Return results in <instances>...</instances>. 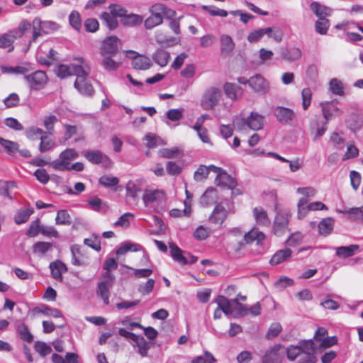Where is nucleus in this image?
<instances>
[{
	"label": "nucleus",
	"mask_w": 363,
	"mask_h": 363,
	"mask_svg": "<svg viewBox=\"0 0 363 363\" xmlns=\"http://www.w3.org/2000/svg\"><path fill=\"white\" fill-rule=\"evenodd\" d=\"M78 157V153L71 148L62 151L59 159L50 162L52 167L57 171H65L69 169L70 162Z\"/></svg>",
	"instance_id": "nucleus-8"
},
{
	"label": "nucleus",
	"mask_w": 363,
	"mask_h": 363,
	"mask_svg": "<svg viewBox=\"0 0 363 363\" xmlns=\"http://www.w3.org/2000/svg\"><path fill=\"white\" fill-rule=\"evenodd\" d=\"M280 53L281 59L289 62H293L298 60L302 55L301 50L296 46H289L285 48H281Z\"/></svg>",
	"instance_id": "nucleus-16"
},
{
	"label": "nucleus",
	"mask_w": 363,
	"mask_h": 363,
	"mask_svg": "<svg viewBox=\"0 0 363 363\" xmlns=\"http://www.w3.org/2000/svg\"><path fill=\"white\" fill-rule=\"evenodd\" d=\"M84 157L92 164H99L103 162L105 155L99 150L86 151Z\"/></svg>",
	"instance_id": "nucleus-41"
},
{
	"label": "nucleus",
	"mask_w": 363,
	"mask_h": 363,
	"mask_svg": "<svg viewBox=\"0 0 363 363\" xmlns=\"http://www.w3.org/2000/svg\"><path fill=\"white\" fill-rule=\"evenodd\" d=\"M33 312L37 313H42L47 316H52L54 318H60L62 316V313L57 308H52L48 306H43L41 307H35L33 308Z\"/></svg>",
	"instance_id": "nucleus-40"
},
{
	"label": "nucleus",
	"mask_w": 363,
	"mask_h": 363,
	"mask_svg": "<svg viewBox=\"0 0 363 363\" xmlns=\"http://www.w3.org/2000/svg\"><path fill=\"white\" fill-rule=\"evenodd\" d=\"M292 251L289 248H285L283 250H279L274 253V255L271 258L269 263L272 265H277L279 264L291 257Z\"/></svg>",
	"instance_id": "nucleus-26"
},
{
	"label": "nucleus",
	"mask_w": 363,
	"mask_h": 363,
	"mask_svg": "<svg viewBox=\"0 0 363 363\" xmlns=\"http://www.w3.org/2000/svg\"><path fill=\"white\" fill-rule=\"evenodd\" d=\"M280 345H274L268 350L262 357V363H281L282 357L279 354Z\"/></svg>",
	"instance_id": "nucleus-20"
},
{
	"label": "nucleus",
	"mask_w": 363,
	"mask_h": 363,
	"mask_svg": "<svg viewBox=\"0 0 363 363\" xmlns=\"http://www.w3.org/2000/svg\"><path fill=\"white\" fill-rule=\"evenodd\" d=\"M58 118L55 115H48L44 117L43 125L50 135H53L55 133V125L57 123Z\"/></svg>",
	"instance_id": "nucleus-45"
},
{
	"label": "nucleus",
	"mask_w": 363,
	"mask_h": 363,
	"mask_svg": "<svg viewBox=\"0 0 363 363\" xmlns=\"http://www.w3.org/2000/svg\"><path fill=\"white\" fill-rule=\"evenodd\" d=\"M33 37L32 40L34 42L37 38L43 34H48L58 28V26L53 21H42L39 18H35L32 22Z\"/></svg>",
	"instance_id": "nucleus-7"
},
{
	"label": "nucleus",
	"mask_w": 363,
	"mask_h": 363,
	"mask_svg": "<svg viewBox=\"0 0 363 363\" xmlns=\"http://www.w3.org/2000/svg\"><path fill=\"white\" fill-rule=\"evenodd\" d=\"M215 358L208 352H205L203 356H199L193 359L192 363H215Z\"/></svg>",
	"instance_id": "nucleus-64"
},
{
	"label": "nucleus",
	"mask_w": 363,
	"mask_h": 363,
	"mask_svg": "<svg viewBox=\"0 0 363 363\" xmlns=\"http://www.w3.org/2000/svg\"><path fill=\"white\" fill-rule=\"evenodd\" d=\"M334 220L332 218H325L318 224V232L321 235L326 236L333 230Z\"/></svg>",
	"instance_id": "nucleus-35"
},
{
	"label": "nucleus",
	"mask_w": 363,
	"mask_h": 363,
	"mask_svg": "<svg viewBox=\"0 0 363 363\" xmlns=\"http://www.w3.org/2000/svg\"><path fill=\"white\" fill-rule=\"evenodd\" d=\"M216 303L220 308H222L223 313L225 315H230L233 313L231 306V301L223 296H218L216 299Z\"/></svg>",
	"instance_id": "nucleus-42"
},
{
	"label": "nucleus",
	"mask_w": 363,
	"mask_h": 363,
	"mask_svg": "<svg viewBox=\"0 0 363 363\" xmlns=\"http://www.w3.org/2000/svg\"><path fill=\"white\" fill-rule=\"evenodd\" d=\"M347 125L352 132L358 131L362 125V121L355 114H352L350 118L346 121Z\"/></svg>",
	"instance_id": "nucleus-50"
},
{
	"label": "nucleus",
	"mask_w": 363,
	"mask_h": 363,
	"mask_svg": "<svg viewBox=\"0 0 363 363\" xmlns=\"http://www.w3.org/2000/svg\"><path fill=\"white\" fill-rule=\"evenodd\" d=\"M162 17L150 13V16L145 19L144 26L146 29L150 30L162 24Z\"/></svg>",
	"instance_id": "nucleus-47"
},
{
	"label": "nucleus",
	"mask_w": 363,
	"mask_h": 363,
	"mask_svg": "<svg viewBox=\"0 0 363 363\" xmlns=\"http://www.w3.org/2000/svg\"><path fill=\"white\" fill-rule=\"evenodd\" d=\"M113 268V257L108 258L104 265V269L106 271L104 275V280L99 284V294L104 300V303H108V289L111 285V272Z\"/></svg>",
	"instance_id": "nucleus-6"
},
{
	"label": "nucleus",
	"mask_w": 363,
	"mask_h": 363,
	"mask_svg": "<svg viewBox=\"0 0 363 363\" xmlns=\"http://www.w3.org/2000/svg\"><path fill=\"white\" fill-rule=\"evenodd\" d=\"M3 102L7 108L16 107L19 105L20 98L17 94L12 93L5 98Z\"/></svg>",
	"instance_id": "nucleus-54"
},
{
	"label": "nucleus",
	"mask_w": 363,
	"mask_h": 363,
	"mask_svg": "<svg viewBox=\"0 0 363 363\" xmlns=\"http://www.w3.org/2000/svg\"><path fill=\"white\" fill-rule=\"evenodd\" d=\"M0 144L9 154H14L18 150L19 145L16 142L0 138Z\"/></svg>",
	"instance_id": "nucleus-51"
},
{
	"label": "nucleus",
	"mask_w": 363,
	"mask_h": 363,
	"mask_svg": "<svg viewBox=\"0 0 363 363\" xmlns=\"http://www.w3.org/2000/svg\"><path fill=\"white\" fill-rule=\"evenodd\" d=\"M101 19L106 26L112 29L113 27V4L109 6V12H103L101 15Z\"/></svg>",
	"instance_id": "nucleus-49"
},
{
	"label": "nucleus",
	"mask_w": 363,
	"mask_h": 363,
	"mask_svg": "<svg viewBox=\"0 0 363 363\" xmlns=\"http://www.w3.org/2000/svg\"><path fill=\"white\" fill-rule=\"evenodd\" d=\"M120 18L121 24L125 26L133 27L140 25L143 21V18L140 15L134 13H127V10L119 5L115 4V18ZM118 25V21L115 19V28Z\"/></svg>",
	"instance_id": "nucleus-5"
},
{
	"label": "nucleus",
	"mask_w": 363,
	"mask_h": 363,
	"mask_svg": "<svg viewBox=\"0 0 363 363\" xmlns=\"http://www.w3.org/2000/svg\"><path fill=\"white\" fill-rule=\"evenodd\" d=\"M303 239V235L301 232L291 233L286 241V245L289 247H296L301 244Z\"/></svg>",
	"instance_id": "nucleus-53"
},
{
	"label": "nucleus",
	"mask_w": 363,
	"mask_h": 363,
	"mask_svg": "<svg viewBox=\"0 0 363 363\" xmlns=\"http://www.w3.org/2000/svg\"><path fill=\"white\" fill-rule=\"evenodd\" d=\"M143 249L140 245L128 240L118 245V248L115 250V255L121 257L125 255L128 252H139Z\"/></svg>",
	"instance_id": "nucleus-19"
},
{
	"label": "nucleus",
	"mask_w": 363,
	"mask_h": 363,
	"mask_svg": "<svg viewBox=\"0 0 363 363\" xmlns=\"http://www.w3.org/2000/svg\"><path fill=\"white\" fill-rule=\"evenodd\" d=\"M153 61L161 67H165L170 59V54L165 50L159 48L152 55Z\"/></svg>",
	"instance_id": "nucleus-27"
},
{
	"label": "nucleus",
	"mask_w": 363,
	"mask_h": 363,
	"mask_svg": "<svg viewBox=\"0 0 363 363\" xmlns=\"http://www.w3.org/2000/svg\"><path fill=\"white\" fill-rule=\"evenodd\" d=\"M223 89L226 96L233 101L237 100L243 94V89L236 84L227 82L224 84Z\"/></svg>",
	"instance_id": "nucleus-23"
},
{
	"label": "nucleus",
	"mask_w": 363,
	"mask_h": 363,
	"mask_svg": "<svg viewBox=\"0 0 363 363\" xmlns=\"http://www.w3.org/2000/svg\"><path fill=\"white\" fill-rule=\"evenodd\" d=\"M329 91L337 96H344L345 88L342 81L337 78H333L329 82Z\"/></svg>",
	"instance_id": "nucleus-36"
},
{
	"label": "nucleus",
	"mask_w": 363,
	"mask_h": 363,
	"mask_svg": "<svg viewBox=\"0 0 363 363\" xmlns=\"http://www.w3.org/2000/svg\"><path fill=\"white\" fill-rule=\"evenodd\" d=\"M221 96L219 89L212 86L207 89L201 100V106L204 110H211L218 104Z\"/></svg>",
	"instance_id": "nucleus-9"
},
{
	"label": "nucleus",
	"mask_w": 363,
	"mask_h": 363,
	"mask_svg": "<svg viewBox=\"0 0 363 363\" xmlns=\"http://www.w3.org/2000/svg\"><path fill=\"white\" fill-rule=\"evenodd\" d=\"M170 255L172 259L182 265L188 264L187 257L184 256L183 251L174 243L169 245Z\"/></svg>",
	"instance_id": "nucleus-31"
},
{
	"label": "nucleus",
	"mask_w": 363,
	"mask_h": 363,
	"mask_svg": "<svg viewBox=\"0 0 363 363\" xmlns=\"http://www.w3.org/2000/svg\"><path fill=\"white\" fill-rule=\"evenodd\" d=\"M162 196V192L158 190H146L143 194V200L145 206L157 201Z\"/></svg>",
	"instance_id": "nucleus-38"
},
{
	"label": "nucleus",
	"mask_w": 363,
	"mask_h": 363,
	"mask_svg": "<svg viewBox=\"0 0 363 363\" xmlns=\"http://www.w3.org/2000/svg\"><path fill=\"white\" fill-rule=\"evenodd\" d=\"M77 58L76 60H77ZM76 63L71 64L70 65H60L57 66L55 72L57 77L63 79L70 75H75L78 74V68L82 67V63H79L76 60Z\"/></svg>",
	"instance_id": "nucleus-15"
},
{
	"label": "nucleus",
	"mask_w": 363,
	"mask_h": 363,
	"mask_svg": "<svg viewBox=\"0 0 363 363\" xmlns=\"http://www.w3.org/2000/svg\"><path fill=\"white\" fill-rule=\"evenodd\" d=\"M227 217V211L224 207L217 205L209 219L210 221L215 224H222Z\"/></svg>",
	"instance_id": "nucleus-29"
},
{
	"label": "nucleus",
	"mask_w": 363,
	"mask_h": 363,
	"mask_svg": "<svg viewBox=\"0 0 363 363\" xmlns=\"http://www.w3.org/2000/svg\"><path fill=\"white\" fill-rule=\"evenodd\" d=\"M358 245H350L349 246H341L338 247H335L336 255L342 257L347 258L352 257L354 255L355 252L359 250Z\"/></svg>",
	"instance_id": "nucleus-32"
},
{
	"label": "nucleus",
	"mask_w": 363,
	"mask_h": 363,
	"mask_svg": "<svg viewBox=\"0 0 363 363\" xmlns=\"http://www.w3.org/2000/svg\"><path fill=\"white\" fill-rule=\"evenodd\" d=\"M302 106L303 110H307L311 104L312 91L310 88H304L301 91Z\"/></svg>",
	"instance_id": "nucleus-57"
},
{
	"label": "nucleus",
	"mask_w": 363,
	"mask_h": 363,
	"mask_svg": "<svg viewBox=\"0 0 363 363\" xmlns=\"http://www.w3.org/2000/svg\"><path fill=\"white\" fill-rule=\"evenodd\" d=\"M77 60L79 63H82V67L78 68L74 87L82 94L91 95L93 92V87L89 79L90 67L83 58L78 57Z\"/></svg>",
	"instance_id": "nucleus-1"
},
{
	"label": "nucleus",
	"mask_w": 363,
	"mask_h": 363,
	"mask_svg": "<svg viewBox=\"0 0 363 363\" xmlns=\"http://www.w3.org/2000/svg\"><path fill=\"white\" fill-rule=\"evenodd\" d=\"M264 124V117L255 111H252L246 118L236 117L233 119V125L240 130L248 128L252 130H259Z\"/></svg>",
	"instance_id": "nucleus-2"
},
{
	"label": "nucleus",
	"mask_w": 363,
	"mask_h": 363,
	"mask_svg": "<svg viewBox=\"0 0 363 363\" xmlns=\"http://www.w3.org/2000/svg\"><path fill=\"white\" fill-rule=\"evenodd\" d=\"M264 239L265 235L256 228H253L251 230L244 235V240L247 243H252V242L256 241L259 245L261 244Z\"/></svg>",
	"instance_id": "nucleus-30"
},
{
	"label": "nucleus",
	"mask_w": 363,
	"mask_h": 363,
	"mask_svg": "<svg viewBox=\"0 0 363 363\" xmlns=\"http://www.w3.org/2000/svg\"><path fill=\"white\" fill-rule=\"evenodd\" d=\"M13 43V41L8 33H4L0 37L1 48H9V52H11L14 49Z\"/></svg>",
	"instance_id": "nucleus-61"
},
{
	"label": "nucleus",
	"mask_w": 363,
	"mask_h": 363,
	"mask_svg": "<svg viewBox=\"0 0 363 363\" xmlns=\"http://www.w3.org/2000/svg\"><path fill=\"white\" fill-rule=\"evenodd\" d=\"M315 346L313 347H307L306 353H303L297 363H315L317 362L316 357L315 355Z\"/></svg>",
	"instance_id": "nucleus-43"
},
{
	"label": "nucleus",
	"mask_w": 363,
	"mask_h": 363,
	"mask_svg": "<svg viewBox=\"0 0 363 363\" xmlns=\"http://www.w3.org/2000/svg\"><path fill=\"white\" fill-rule=\"evenodd\" d=\"M253 215L256 223L259 225L268 226L270 220L267 212L262 208H255L253 209Z\"/></svg>",
	"instance_id": "nucleus-34"
},
{
	"label": "nucleus",
	"mask_w": 363,
	"mask_h": 363,
	"mask_svg": "<svg viewBox=\"0 0 363 363\" xmlns=\"http://www.w3.org/2000/svg\"><path fill=\"white\" fill-rule=\"evenodd\" d=\"M72 264L75 266H84L87 264V259L82 255L80 247L74 245L71 247Z\"/></svg>",
	"instance_id": "nucleus-28"
},
{
	"label": "nucleus",
	"mask_w": 363,
	"mask_h": 363,
	"mask_svg": "<svg viewBox=\"0 0 363 363\" xmlns=\"http://www.w3.org/2000/svg\"><path fill=\"white\" fill-rule=\"evenodd\" d=\"M41 226L39 219L32 221L26 232V235L30 238L37 236L40 233Z\"/></svg>",
	"instance_id": "nucleus-58"
},
{
	"label": "nucleus",
	"mask_w": 363,
	"mask_h": 363,
	"mask_svg": "<svg viewBox=\"0 0 363 363\" xmlns=\"http://www.w3.org/2000/svg\"><path fill=\"white\" fill-rule=\"evenodd\" d=\"M274 116L281 123H288L295 118L294 111L289 108L277 106L274 110Z\"/></svg>",
	"instance_id": "nucleus-18"
},
{
	"label": "nucleus",
	"mask_w": 363,
	"mask_h": 363,
	"mask_svg": "<svg viewBox=\"0 0 363 363\" xmlns=\"http://www.w3.org/2000/svg\"><path fill=\"white\" fill-rule=\"evenodd\" d=\"M52 247V244L48 242H37L33 245V252L38 255H45Z\"/></svg>",
	"instance_id": "nucleus-48"
},
{
	"label": "nucleus",
	"mask_w": 363,
	"mask_h": 363,
	"mask_svg": "<svg viewBox=\"0 0 363 363\" xmlns=\"http://www.w3.org/2000/svg\"><path fill=\"white\" fill-rule=\"evenodd\" d=\"M33 213V210L32 208L19 210L15 215V223L18 225H20L27 222Z\"/></svg>",
	"instance_id": "nucleus-44"
},
{
	"label": "nucleus",
	"mask_w": 363,
	"mask_h": 363,
	"mask_svg": "<svg viewBox=\"0 0 363 363\" xmlns=\"http://www.w3.org/2000/svg\"><path fill=\"white\" fill-rule=\"evenodd\" d=\"M277 211L273 223V233L276 236H282L289 229V223L291 218V213L289 210H279L275 207Z\"/></svg>",
	"instance_id": "nucleus-4"
},
{
	"label": "nucleus",
	"mask_w": 363,
	"mask_h": 363,
	"mask_svg": "<svg viewBox=\"0 0 363 363\" xmlns=\"http://www.w3.org/2000/svg\"><path fill=\"white\" fill-rule=\"evenodd\" d=\"M337 101V99H335L330 101H322L320 103L322 113L325 119V125H327L328 121L333 118L343 114V111L340 109L336 104Z\"/></svg>",
	"instance_id": "nucleus-11"
},
{
	"label": "nucleus",
	"mask_w": 363,
	"mask_h": 363,
	"mask_svg": "<svg viewBox=\"0 0 363 363\" xmlns=\"http://www.w3.org/2000/svg\"><path fill=\"white\" fill-rule=\"evenodd\" d=\"M125 54L126 57L132 60V65L135 69L147 70L152 67L151 60L147 56L139 55L133 50H127Z\"/></svg>",
	"instance_id": "nucleus-12"
},
{
	"label": "nucleus",
	"mask_w": 363,
	"mask_h": 363,
	"mask_svg": "<svg viewBox=\"0 0 363 363\" xmlns=\"http://www.w3.org/2000/svg\"><path fill=\"white\" fill-rule=\"evenodd\" d=\"M132 345L134 348H137L138 352L142 357H146L147 355L150 344L147 342L143 336L136 335V338H134L132 341Z\"/></svg>",
	"instance_id": "nucleus-25"
},
{
	"label": "nucleus",
	"mask_w": 363,
	"mask_h": 363,
	"mask_svg": "<svg viewBox=\"0 0 363 363\" xmlns=\"http://www.w3.org/2000/svg\"><path fill=\"white\" fill-rule=\"evenodd\" d=\"M329 26L330 23L327 18H320L315 23V30L317 33L324 35L326 34Z\"/></svg>",
	"instance_id": "nucleus-56"
},
{
	"label": "nucleus",
	"mask_w": 363,
	"mask_h": 363,
	"mask_svg": "<svg viewBox=\"0 0 363 363\" xmlns=\"http://www.w3.org/2000/svg\"><path fill=\"white\" fill-rule=\"evenodd\" d=\"M250 86L255 92L260 95H264L269 88L268 82L259 74L250 78Z\"/></svg>",
	"instance_id": "nucleus-14"
},
{
	"label": "nucleus",
	"mask_w": 363,
	"mask_h": 363,
	"mask_svg": "<svg viewBox=\"0 0 363 363\" xmlns=\"http://www.w3.org/2000/svg\"><path fill=\"white\" fill-rule=\"evenodd\" d=\"M216 183L218 186L230 189H234L237 185L236 180L225 170L220 174L216 176Z\"/></svg>",
	"instance_id": "nucleus-22"
},
{
	"label": "nucleus",
	"mask_w": 363,
	"mask_h": 363,
	"mask_svg": "<svg viewBox=\"0 0 363 363\" xmlns=\"http://www.w3.org/2000/svg\"><path fill=\"white\" fill-rule=\"evenodd\" d=\"M100 55L101 65L107 70L113 69V37L108 36L101 45Z\"/></svg>",
	"instance_id": "nucleus-3"
},
{
	"label": "nucleus",
	"mask_w": 363,
	"mask_h": 363,
	"mask_svg": "<svg viewBox=\"0 0 363 363\" xmlns=\"http://www.w3.org/2000/svg\"><path fill=\"white\" fill-rule=\"evenodd\" d=\"M17 332L20 337L28 342H31L33 340V335L30 333L28 328L24 323H20L17 326Z\"/></svg>",
	"instance_id": "nucleus-46"
},
{
	"label": "nucleus",
	"mask_w": 363,
	"mask_h": 363,
	"mask_svg": "<svg viewBox=\"0 0 363 363\" xmlns=\"http://www.w3.org/2000/svg\"><path fill=\"white\" fill-rule=\"evenodd\" d=\"M315 345L313 340H302L297 345H291L286 348V356L289 360L294 361L298 357L306 353L307 347H313Z\"/></svg>",
	"instance_id": "nucleus-10"
},
{
	"label": "nucleus",
	"mask_w": 363,
	"mask_h": 363,
	"mask_svg": "<svg viewBox=\"0 0 363 363\" xmlns=\"http://www.w3.org/2000/svg\"><path fill=\"white\" fill-rule=\"evenodd\" d=\"M40 143L39 145V151L40 152H45L51 150L55 147V141L49 138L47 135L40 138Z\"/></svg>",
	"instance_id": "nucleus-52"
},
{
	"label": "nucleus",
	"mask_w": 363,
	"mask_h": 363,
	"mask_svg": "<svg viewBox=\"0 0 363 363\" xmlns=\"http://www.w3.org/2000/svg\"><path fill=\"white\" fill-rule=\"evenodd\" d=\"M183 108L169 109L166 112V117L172 121H177L183 117Z\"/></svg>",
	"instance_id": "nucleus-60"
},
{
	"label": "nucleus",
	"mask_w": 363,
	"mask_h": 363,
	"mask_svg": "<svg viewBox=\"0 0 363 363\" xmlns=\"http://www.w3.org/2000/svg\"><path fill=\"white\" fill-rule=\"evenodd\" d=\"M155 279H148L147 281L144 284H142L138 287V291L143 295L149 294L153 289L155 286Z\"/></svg>",
	"instance_id": "nucleus-62"
},
{
	"label": "nucleus",
	"mask_w": 363,
	"mask_h": 363,
	"mask_svg": "<svg viewBox=\"0 0 363 363\" xmlns=\"http://www.w3.org/2000/svg\"><path fill=\"white\" fill-rule=\"evenodd\" d=\"M235 48V43L230 35H222L220 36L221 52L224 54L230 53Z\"/></svg>",
	"instance_id": "nucleus-39"
},
{
	"label": "nucleus",
	"mask_w": 363,
	"mask_h": 363,
	"mask_svg": "<svg viewBox=\"0 0 363 363\" xmlns=\"http://www.w3.org/2000/svg\"><path fill=\"white\" fill-rule=\"evenodd\" d=\"M89 208L96 212L106 214L111 210L110 206L97 196H91L87 200Z\"/></svg>",
	"instance_id": "nucleus-21"
},
{
	"label": "nucleus",
	"mask_w": 363,
	"mask_h": 363,
	"mask_svg": "<svg viewBox=\"0 0 363 363\" xmlns=\"http://www.w3.org/2000/svg\"><path fill=\"white\" fill-rule=\"evenodd\" d=\"M29 86L32 89H40L47 82V75L43 71H36L24 77Z\"/></svg>",
	"instance_id": "nucleus-13"
},
{
	"label": "nucleus",
	"mask_w": 363,
	"mask_h": 363,
	"mask_svg": "<svg viewBox=\"0 0 363 363\" xmlns=\"http://www.w3.org/2000/svg\"><path fill=\"white\" fill-rule=\"evenodd\" d=\"M50 269L52 277L60 281H62V274L67 271V266L60 260L51 262L50 264Z\"/></svg>",
	"instance_id": "nucleus-24"
},
{
	"label": "nucleus",
	"mask_w": 363,
	"mask_h": 363,
	"mask_svg": "<svg viewBox=\"0 0 363 363\" xmlns=\"http://www.w3.org/2000/svg\"><path fill=\"white\" fill-rule=\"evenodd\" d=\"M311 9L318 18H326L331 13V9L318 2L313 1L310 5Z\"/></svg>",
	"instance_id": "nucleus-33"
},
{
	"label": "nucleus",
	"mask_w": 363,
	"mask_h": 363,
	"mask_svg": "<svg viewBox=\"0 0 363 363\" xmlns=\"http://www.w3.org/2000/svg\"><path fill=\"white\" fill-rule=\"evenodd\" d=\"M150 13L156 16H160L161 17L170 19L174 18L176 15V12L168 8L166 5L161 3H156L153 4L149 9Z\"/></svg>",
	"instance_id": "nucleus-17"
},
{
	"label": "nucleus",
	"mask_w": 363,
	"mask_h": 363,
	"mask_svg": "<svg viewBox=\"0 0 363 363\" xmlns=\"http://www.w3.org/2000/svg\"><path fill=\"white\" fill-rule=\"evenodd\" d=\"M202 9L208 11V13L212 16L226 17L228 14L227 11L218 8H215L214 6L203 5L202 6Z\"/></svg>",
	"instance_id": "nucleus-59"
},
{
	"label": "nucleus",
	"mask_w": 363,
	"mask_h": 363,
	"mask_svg": "<svg viewBox=\"0 0 363 363\" xmlns=\"http://www.w3.org/2000/svg\"><path fill=\"white\" fill-rule=\"evenodd\" d=\"M34 349L43 357L48 355L52 351V348L43 342H36L34 345Z\"/></svg>",
	"instance_id": "nucleus-63"
},
{
	"label": "nucleus",
	"mask_w": 363,
	"mask_h": 363,
	"mask_svg": "<svg viewBox=\"0 0 363 363\" xmlns=\"http://www.w3.org/2000/svg\"><path fill=\"white\" fill-rule=\"evenodd\" d=\"M134 215L130 213H125L115 222V226H120L124 228L130 225V220H133Z\"/></svg>",
	"instance_id": "nucleus-55"
},
{
	"label": "nucleus",
	"mask_w": 363,
	"mask_h": 363,
	"mask_svg": "<svg viewBox=\"0 0 363 363\" xmlns=\"http://www.w3.org/2000/svg\"><path fill=\"white\" fill-rule=\"evenodd\" d=\"M77 359L78 355L72 352L67 353L65 359L56 353L52 355V361L53 363H78Z\"/></svg>",
	"instance_id": "nucleus-37"
}]
</instances>
